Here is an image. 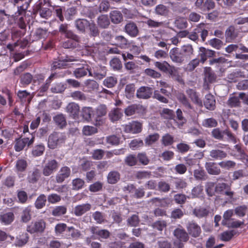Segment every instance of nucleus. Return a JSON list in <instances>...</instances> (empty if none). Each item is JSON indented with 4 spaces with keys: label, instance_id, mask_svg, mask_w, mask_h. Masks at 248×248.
I'll return each instance as SVG.
<instances>
[{
    "label": "nucleus",
    "instance_id": "1",
    "mask_svg": "<svg viewBox=\"0 0 248 248\" xmlns=\"http://www.w3.org/2000/svg\"><path fill=\"white\" fill-rule=\"evenodd\" d=\"M66 136L64 133L53 132L51 134L48 139V146L54 149L65 142Z\"/></svg>",
    "mask_w": 248,
    "mask_h": 248
},
{
    "label": "nucleus",
    "instance_id": "2",
    "mask_svg": "<svg viewBox=\"0 0 248 248\" xmlns=\"http://www.w3.org/2000/svg\"><path fill=\"white\" fill-rule=\"evenodd\" d=\"M34 14L38 13L40 17L45 19L49 18L52 14L51 10L48 7L45 0H40L34 6Z\"/></svg>",
    "mask_w": 248,
    "mask_h": 248
},
{
    "label": "nucleus",
    "instance_id": "3",
    "mask_svg": "<svg viewBox=\"0 0 248 248\" xmlns=\"http://www.w3.org/2000/svg\"><path fill=\"white\" fill-rule=\"evenodd\" d=\"M35 137L31 135V137L19 138L16 139L14 145V149L16 152H20L27 146H30L34 141Z\"/></svg>",
    "mask_w": 248,
    "mask_h": 248
},
{
    "label": "nucleus",
    "instance_id": "4",
    "mask_svg": "<svg viewBox=\"0 0 248 248\" xmlns=\"http://www.w3.org/2000/svg\"><path fill=\"white\" fill-rule=\"evenodd\" d=\"M107 114V108L105 105H101L93 110V118L95 121V125H100L103 123L101 117Z\"/></svg>",
    "mask_w": 248,
    "mask_h": 248
},
{
    "label": "nucleus",
    "instance_id": "5",
    "mask_svg": "<svg viewBox=\"0 0 248 248\" xmlns=\"http://www.w3.org/2000/svg\"><path fill=\"white\" fill-rule=\"evenodd\" d=\"M125 132L131 134H137L141 131L142 124L137 121H132L130 123L122 125Z\"/></svg>",
    "mask_w": 248,
    "mask_h": 248
},
{
    "label": "nucleus",
    "instance_id": "6",
    "mask_svg": "<svg viewBox=\"0 0 248 248\" xmlns=\"http://www.w3.org/2000/svg\"><path fill=\"white\" fill-rule=\"evenodd\" d=\"M59 164L56 160H49L44 167L43 173L46 176H49L57 170Z\"/></svg>",
    "mask_w": 248,
    "mask_h": 248
},
{
    "label": "nucleus",
    "instance_id": "7",
    "mask_svg": "<svg viewBox=\"0 0 248 248\" xmlns=\"http://www.w3.org/2000/svg\"><path fill=\"white\" fill-rule=\"evenodd\" d=\"M46 228V223L43 220H40L34 223H31L28 226L27 231L31 233L36 232H42Z\"/></svg>",
    "mask_w": 248,
    "mask_h": 248
},
{
    "label": "nucleus",
    "instance_id": "8",
    "mask_svg": "<svg viewBox=\"0 0 248 248\" xmlns=\"http://www.w3.org/2000/svg\"><path fill=\"white\" fill-rule=\"evenodd\" d=\"M169 54L170 59L174 62L181 64L185 60L184 56L177 47H174L170 49Z\"/></svg>",
    "mask_w": 248,
    "mask_h": 248
},
{
    "label": "nucleus",
    "instance_id": "9",
    "mask_svg": "<svg viewBox=\"0 0 248 248\" xmlns=\"http://www.w3.org/2000/svg\"><path fill=\"white\" fill-rule=\"evenodd\" d=\"M153 89L148 86H141L136 92L137 97L139 99H147L150 98L153 94Z\"/></svg>",
    "mask_w": 248,
    "mask_h": 248
},
{
    "label": "nucleus",
    "instance_id": "10",
    "mask_svg": "<svg viewBox=\"0 0 248 248\" xmlns=\"http://www.w3.org/2000/svg\"><path fill=\"white\" fill-rule=\"evenodd\" d=\"M71 173V170L69 168L66 166L62 167L56 175V179L57 183H61L64 180L69 177Z\"/></svg>",
    "mask_w": 248,
    "mask_h": 248
},
{
    "label": "nucleus",
    "instance_id": "11",
    "mask_svg": "<svg viewBox=\"0 0 248 248\" xmlns=\"http://www.w3.org/2000/svg\"><path fill=\"white\" fill-rule=\"evenodd\" d=\"M186 228L189 234L194 237H198L201 233L200 227L195 222H189Z\"/></svg>",
    "mask_w": 248,
    "mask_h": 248
},
{
    "label": "nucleus",
    "instance_id": "12",
    "mask_svg": "<svg viewBox=\"0 0 248 248\" xmlns=\"http://www.w3.org/2000/svg\"><path fill=\"white\" fill-rule=\"evenodd\" d=\"M65 110L70 116L75 118L78 115L79 106L76 103H70L66 106Z\"/></svg>",
    "mask_w": 248,
    "mask_h": 248
},
{
    "label": "nucleus",
    "instance_id": "13",
    "mask_svg": "<svg viewBox=\"0 0 248 248\" xmlns=\"http://www.w3.org/2000/svg\"><path fill=\"white\" fill-rule=\"evenodd\" d=\"M106 69L105 67H97L93 72H89V75L94 77L96 79H102L106 76Z\"/></svg>",
    "mask_w": 248,
    "mask_h": 248
},
{
    "label": "nucleus",
    "instance_id": "14",
    "mask_svg": "<svg viewBox=\"0 0 248 248\" xmlns=\"http://www.w3.org/2000/svg\"><path fill=\"white\" fill-rule=\"evenodd\" d=\"M91 208V205L89 203L82 204L75 206L74 209V214L79 217L89 211Z\"/></svg>",
    "mask_w": 248,
    "mask_h": 248
},
{
    "label": "nucleus",
    "instance_id": "15",
    "mask_svg": "<svg viewBox=\"0 0 248 248\" xmlns=\"http://www.w3.org/2000/svg\"><path fill=\"white\" fill-rule=\"evenodd\" d=\"M125 31L131 37H136L138 35L139 30L136 24L134 22H129L124 27Z\"/></svg>",
    "mask_w": 248,
    "mask_h": 248
},
{
    "label": "nucleus",
    "instance_id": "16",
    "mask_svg": "<svg viewBox=\"0 0 248 248\" xmlns=\"http://www.w3.org/2000/svg\"><path fill=\"white\" fill-rule=\"evenodd\" d=\"M90 230L92 233L98 236L99 239H107L110 235V232L107 230H98L97 227H92Z\"/></svg>",
    "mask_w": 248,
    "mask_h": 248
},
{
    "label": "nucleus",
    "instance_id": "17",
    "mask_svg": "<svg viewBox=\"0 0 248 248\" xmlns=\"http://www.w3.org/2000/svg\"><path fill=\"white\" fill-rule=\"evenodd\" d=\"M205 167L208 173L212 175H218L221 171L219 167L214 162H206Z\"/></svg>",
    "mask_w": 248,
    "mask_h": 248
},
{
    "label": "nucleus",
    "instance_id": "18",
    "mask_svg": "<svg viewBox=\"0 0 248 248\" xmlns=\"http://www.w3.org/2000/svg\"><path fill=\"white\" fill-rule=\"evenodd\" d=\"M209 155L214 160H222L226 157L227 154L224 151L216 149L211 150Z\"/></svg>",
    "mask_w": 248,
    "mask_h": 248
},
{
    "label": "nucleus",
    "instance_id": "19",
    "mask_svg": "<svg viewBox=\"0 0 248 248\" xmlns=\"http://www.w3.org/2000/svg\"><path fill=\"white\" fill-rule=\"evenodd\" d=\"M204 105L207 109L211 110H214L216 105L214 96L210 93L206 95Z\"/></svg>",
    "mask_w": 248,
    "mask_h": 248
},
{
    "label": "nucleus",
    "instance_id": "20",
    "mask_svg": "<svg viewBox=\"0 0 248 248\" xmlns=\"http://www.w3.org/2000/svg\"><path fill=\"white\" fill-rule=\"evenodd\" d=\"M174 235L180 241L186 242L189 239L188 234L183 229L177 228L173 232Z\"/></svg>",
    "mask_w": 248,
    "mask_h": 248
},
{
    "label": "nucleus",
    "instance_id": "21",
    "mask_svg": "<svg viewBox=\"0 0 248 248\" xmlns=\"http://www.w3.org/2000/svg\"><path fill=\"white\" fill-rule=\"evenodd\" d=\"M216 75L210 67H205L204 70V86L209 83H212L216 80Z\"/></svg>",
    "mask_w": 248,
    "mask_h": 248
},
{
    "label": "nucleus",
    "instance_id": "22",
    "mask_svg": "<svg viewBox=\"0 0 248 248\" xmlns=\"http://www.w3.org/2000/svg\"><path fill=\"white\" fill-rule=\"evenodd\" d=\"M59 31L68 38H74L75 35L73 32L69 29L68 25L62 24L59 28Z\"/></svg>",
    "mask_w": 248,
    "mask_h": 248
},
{
    "label": "nucleus",
    "instance_id": "23",
    "mask_svg": "<svg viewBox=\"0 0 248 248\" xmlns=\"http://www.w3.org/2000/svg\"><path fill=\"white\" fill-rule=\"evenodd\" d=\"M200 51L201 59L202 63L206 60L207 57H211L214 56L215 53L214 51L206 49L204 47H200Z\"/></svg>",
    "mask_w": 248,
    "mask_h": 248
},
{
    "label": "nucleus",
    "instance_id": "24",
    "mask_svg": "<svg viewBox=\"0 0 248 248\" xmlns=\"http://www.w3.org/2000/svg\"><path fill=\"white\" fill-rule=\"evenodd\" d=\"M17 96L23 103H29L32 98V95L25 90L19 91L17 92Z\"/></svg>",
    "mask_w": 248,
    "mask_h": 248
},
{
    "label": "nucleus",
    "instance_id": "25",
    "mask_svg": "<svg viewBox=\"0 0 248 248\" xmlns=\"http://www.w3.org/2000/svg\"><path fill=\"white\" fill-rule=\"evenodd\" d=\"M40 177V171L37 168L34 169L32 171L29 173L28 180L30 183H35L39 179Z\"/></svg>",
    "mask_w": 248,
    "mask_h": 248
},
{
    "label": "nucleus",
    "instance_id": "26",
    "mask_svg": "<svg viewBox=\"0 0 248 248\" xmlns=\"http://www.w3.org/2000/svg\"><path fill=\"white\" fill-rule=\"evenodd\" d=\"M28 167V163L25 159L19 158L16 163L15 168L17 172H23Z\"/></svg>",
    "mask_w": 248,
    "mask_h": 248
},
{
    "label": "nucleus",
    "instance_id": "27",
    "mask_svg": "<svg viewBox=\"0 0 248 248\" xmlns=\"http://www.w3.org/2000/svg\"><path fill=\"white\" fill-rule=\"evenodd\" d=\"M111 22L114 24H118L123 20V16L121 13L117 10H114L109 13Z\"/></svg>",
    "mask_w": 248,
    "mask_h": 248
},
{
    "label": "nucleus",
    "instance_id": "28",
    "mask_svg": "<svg viewBox=\"0 0 248 248\" xmlns=\"http://www.w3.org/2000/svg\"><path fill=\"white\" fill-rule=\"evenodd\" d=\"M29 240V236L27 233L22 234L16 237L14 245L16 247H21L26 245Z\"/></svg>",
    "mask_w": 248,
    "mask_h": 248
},
{
    "label": "nucleus",
    "instance_id": "29",
    "mask_svg": "<svg viewBox=\"0 0 248 248\" xmlns=\"http://www.w3.org/2000/svg\"><path fill=\"white\" fill-rule=\"evenodd\" d=\"M14 219V215L12 212L4 213L0 215V221L5 225L10 224Z\"/></svg>",
    "mask_w": 248,
    "mask_h": 248
},
{
    "label": "nucleus",
    "instance_id": "30",
    "mask_svg": "<svg viewBox=\"0 0 248 248\" xmlns=\"http://www.w3.org/2000/svg\"><path fill=\"white\" fill-rule=\"evenodd\" d=\"M187 94L191 100L199 106H202V101L199 98L196 92L192 89H188L186 91Z\"/></svg>",
    "mask_w": 248,
    "mask_h": 248
},
{
    "label": "nucleus",
    "instance_id": "31",
    "mask_svg": "<svg viewBox=\"0 0 248 248\" xmlns=\"http://www.w3.org/2000/svg\"><path fill=\"white\" fill-rule=\"evenodd\" d=\"M122 116L123 113L121 109L118 108L112 109L108 114L110 120L113 122L119 120Z\"/></svg>",
    "mask_w": 248,
    "mask_h": 248
},
{
    "label": "nucleus",
    "instance_id": "32",
    "mask_svg": "<svg viewBox=\"0 0 248 248\" xmlns=\"http://www.w3.org/2000/svg\"><path fill=\"white\" fill-rule=\"evenodd\" d=\"M120 178V173L117 171H111L109 172L107 176V181L110 184H116Z\"/></svg>",
    "mask_w": 248,
    "mask_h": 248
},
{
    "label": "nucleus",
    "instance_id": "33",
    "mask_svg": "<svg viewBox=\"0 0 248 248\" xmlns=\"http://www.w3.org/2000/svg\"><path fill=\"white\" fill-rule=\"evenodd\" d=\"M53 120L55 124L61 128L65 127L66 124V118L62 114H59L53 117Z\"/></svg>",
    "mask_w": 248,
    "mask_h": 248
},
{
    "label": "nucleus",
    "instance_id": "34",
    "mask_svg": "<svg viewBox=\"0 0 248 248\" xmlns=\"http://www.w3.org/2000/svg\"><path fill=\"white\" fill-rule=\"evenodd\" d=\"M98 26L102 28H107L110 24L109 19L107 15H102L97 18Z\"/></svg>",
    "mask_w": 248,
    "mask_h": 248
},
{
    "label": "nucleus",
    "instance_id": "35",
    "mask_svg": "<svg viewBox=\"0 0 248 248\" xmlns=\"http://www.w3.org/2000/svg\"><path fill=\"white\" fill-rule=\"evenodd\" d=\"M193 214L199 218H202L207 216L209 214V210L203 207L196 208L193 210Z\"/></svg>",
    "mask_w": 248,
    "mask_h": 248
},
{
    "label": "nucleus",
    "instance_id": "36",
    "mask_svg": "<svg viewBox=\"0 0 248 248\" xmlns=\"http://www.w3.org/2000/svg\"><path fill=\"white\" fill-rule=\"evenodd\" d=\"M116 45L121 48L124 49L127 47L128 41L124 36L119 35L115 37Z\"/></svg>",
    "mask_w": 248,
    "mask_h": 248
},
{
    "label": "nucleus",
    "instance_id": "37",
    "mask_svg": "<svg viewBox=\"0 0 248 248\" xmlns=\"http://www.w3.org/2000/svg\"><path fill=\"white\" fill-rule=\"evenodd\" d=\"M77 28L81 32H84L89 25V22L85 19H79L75 21Z\"/></svg>",
    "mask_w": 248,
    "mask_h": 248
},
{
    "label": "nucleus",
    "instance_id": "38",
    "mask_svg": "<svg viewBox=\"0 0 248 248\" xmlns=\"http://www.w3.org/2000/svg\"><path fill=\"white\" fill-rule=\"evenodd\" d=\"M93 109L91 107H85L82 109V116L87 122L91 120L93 118Z\"/></svg>",
    "mask_w": 248,
    "mask_h": 248
},
{
    "label": "nucleus",
    "instance_id": "39",
    "mask_svg": "<svg viewBox=\"0 0 248 248\" xmlns=\"http://www.w3.org/2000/svg\"><path fill=\"white\" fill-rule=\"evenodd\" d=\"M185 58L189 57L193 54V48L190 45H185L183 46L180 49Z\"/></svg>",
    "mask_w": 248,
    "mask_h": 248
},
{
    "label": "nucleus",
    "instance_id": "40",
    "mask_svg": "<svg viewBox=\"0 0 248 248\" xmlns=\"http://www.w3.org/2000/svg\"><path fill=\"white\" fill-rule=\"evenodd\" d=\"M155 13L159 16H166L169 13L168 8L163 4H158L155 9Z\"/></svg>",
    "mask_w": 248,
    "mask_h": 248
},
{
    "label": "nucleus",
    "instance_id": "41",
    "mask_svg": "<svg viewBox=\"0 0 248 248\" xmlns=\"http://www.w3.org/2000/svg\"><path fill=\"white\" fill-rule=\"evenodd\" d=\"M233 215V210L232 209H229L226 211L223 215V220H222L221 223L223 225L226 226L228 225L229 222H230L231 219L232 215Z\"/></svg>",
    "mask_w": 248,
    "mask_h": 248
},
{
    "label": "nucleus",
    "instance_id": "42",
    "mask_svg": "<svg viewBox=\"0 0 248 248\" xmlns=\"http://www.w3.org/2000/svg\"><path fill=\"white\" fill-rule=\"evenodd\" d=\"M226 38L229 40H233L237 36V32L234 26H230L226 31Z\"/></svg>",
    "mask_w": 248,
    "mask_h": 248
},
{
    "label": "nucleus",
    "instance_id": "43",
    "mask_svg": "<svg viewBox=\"0 0 248 248\" xmlns=\"http://www.w3.org/2000/svg\"><path fill=\"white\" fill-rule=\"evenodd\" d=\"M178 100L183 104V105L187 109H192V106L189 103L188 100L185 95L182 93H179L177 95Z\"/></svg>",
    "mask_w": 248,
    "mask_h": 248
},
{
    "label": "nucleus",
    "instance_id": "44",
    "mask_svg": "<svg viewBox=\"0 0 248 248\" xmlns=\"http://www.w3.org/2000/svg\"><path fill=\"white\" fill-rule=\"evenodd\" d=\"M91 72L87 67H82L76 69L74 71V75L77 78H80L89 73Z\"/></svg>",
    "mask_w": 248,
    "mask_h": 248
},
{
    "label": "nucleus",
    "instance_id": "45",
    "mask_svg": "<svg viewBox=\"0 0 248 248\" xmlns=\"http://www.w3.org/2000/svg\"><path fill=\"white\" fill-rule=\"evenodd\" d=\"M140 106L133 104L127 107L124 110V113L127 116H131L135 114L139 108Z\"/></svg>",
    "mask_w": 248,
    "mask_h": 248
},
{
    "label": "nucleus",
    "instance_id": "46",
    "mask_svg": "<svg viewBox=\"0 0 248 248\" xmlns=\"http://www.w3.org/2000/svg\"><path fill=\"white\" fill-rule=\"evenodd\" d=\"M145 23L148 26L149 28H157L163 27L164 25L163 22H159L156 20L148 18L147 20L145 21Z\"/></svg>",
    "mask_w": 248,
    "mask_h": 248
},
{
    "label": "nucleus",
    "instance_id": "47",
    "mask_svg": "<svg viewBox=\"0 0 248 248\" xmlns=\"http://www.w3.org/2000/svg\"><path fill=\"white\" fill-rule=\"evenodd\" d=\"M117 78L114 77L110 76L107 77L103 81V85L107 88H112L117 83Z\"/></svg>",
    "mask_w": 248,
    "mask_h": 248
},
{
    "label": "nucleus",
    "instance_id": "48",
    "mask_svg": "<svg viewBox=\"0 0 248 248\" xmlns=\"http://www.w3.org/2000/svg\"><path fill=\"white\" fill-rule=\"evenodd\" d=\"M67 208L64 206H56L52 212V214L54 216H61L66 213Z\"/></svg>",
    "mask_w": 248,
    "mask_h": 248
},
{
    "label": "nucleus",
    "instance_id": "49",
    "mask_svg": "<svg viewBox=\"0 0 248 248\" xmlns=\"http://www.w3.org/2000/svg\"><path fill=\"white\" fill-rule=\"evenodd\" d=\"M97 132V129L94 126L86 125L82 129V133L85 136H91Z\"/></svg>",
    "mask_w": 248,
    "mask_h": 248
},
{
    "label": "nucleus",
    "instance_id": "50",
    "mask_svg": "<svg viewBox=\"0 0 248 248\" xmlns=\"http://www.w3.org/2000/svg\"><path fill=\"white\" fill-rule=\"evenodd\" d=\"M218 165L221 168L226 169L230 170L234 168L236 165L235 162L232 160L223 161L219 162Z\"/></svg>",
    "mask_w": 248,
    "mask_h": 248
},
{
    "label": "nucleus",
    "instance_id": "51",
    "mask_svg": "<svg viewBox=\"0 0 248 248\" xmlns=\"http://www.w3.org/2000/svg\"><path fill=\"white\" fill-rule=\"evenodd\" d=\"M45 150V146L42 144H40L35 146L32 151L33 155L38 156L41 155Z\"/></svg>",
    "mask_w": 248,
    "mask_h": 248
},
{
    "label": "nucleus",
    "instance_id": "52",
    "mask_svg": "<svg viewBox=\"0 0 248 248\" xmlns=\"http://www.w3.org/2000/svg\"><path fill=\"white\" fill-rule=\"evenodd\" d=\"M46 197L45 195L42 194L40 195L37 199L35 205L37 209H41L45 205L46 202Z\"/></svg>",
    "mask_w": 248,
    "mask_h": 248
},
{
    "label": "nucleus",
    "instance_id": "53",
    "mask_svg": "<svg viewBox=\"0 0 248 248\" xmlns=\"http://www.w3.org/2000/svg\"><path fill=\"white\" fill-rule=\"evenodd\" d=\"M84 183V181L80 178L75 179L72 181V189L76 190L81 189Z\"/></svg>",
    "mask_w": 248,
    "mask_h": 248
},
{
    "label": "nucleus",
    "instance_id": "54",
    "mask_svg": "<svg viewBox=\"0 0 248 248\" xmlns=\"http://www.w3.org/2000/svg\"><path fill=\"white\" fill-rule=\"evenodd\" d=\"M161 141L162 144L167 146L170 145L173 143L174 138L171 135L169 134H166L162 137Z\"/></svg>",
    "mask_w": 248,
    "mask_h": 248
},
{
    "label": "nucleus",
    "instance_id": "55",
    "mask_svg": "<svg viewBox=\"0 0 248 248\" xmlns=\"http://www.w3.org/2000/svg\"><path fill=\"white\" fill-rule=\"evenodd\" d=\"M135 86L133 84H128L125 89V96L128 99L131 98L134 94Z\"/></svg>",
    "mask_w": 248,
    "mask_h": 248
},
{
    "label": "nucleus",
    "instance_id": "56",
    "mask_svg": "<svg viewBox=\"0 0 248 248\" xmlns=\"http://www.w3.org/2000/svg\"><path fill=\"white\" fill-rule=\"evenodd\" d=\"M71 96L74 100L79 101H85L86 100V96L84 93L80 91H75L71 93Z\"/></svg>",
    "mask_w": 248,
    "mask_h": 248
},
{
    "label": "nucleus",
    "instance_id": "57",
    "mask_svg": "<svg viewBox=\"0 0 248 248\" xmlns=\"http://www.w3.org/2000/svg\"><path fill=\"white\" fill-rule=\"evenodd\" d=\"M204 24H201L196 28V31L198 32V33H200L203 41L205 40L208 33V31L204 29Z\"/></svg>",
    "mask_w": 248,
    "mask_h": 248
},
{
    "label": "nucleus",
    "instance_id": "58",
    "mask_svg": "<svg viewBox=\"0 0 248 248\" xmlns=\"http://www.w3.org/2000/svg\"><path fill=\"white\" fill-rule=\"evenodd\" d=\"M234 231H227L220 234V238L223 241H228L232 239Z\"/></svg>",
    "mask_w": 248,
    "mask_h": 248
},
{
    "label": "nucleus",
    "instance_id": "59",
    "mask_svg": "<svg viewBox=\"0 0 248 248\" xmlns=\"http://www.w3.org/2000/svg\"><path fill=\"white\" fill-rule=\"evenodd\" d=\"M202 125L206 127H214L217 125V121L213 118H208L202 121Z\"/></svg>",
    "mask_w": 248,
    "mask_h": 248
},
{
    "label": "nucleus",
    "instance_id": "60",
    "mask_svg": "<svg viewBox=\"0 0 248 248\" xmlns=\"http://www.w3.org/2000/svg\"><path fill=\"white\" fill-rule=\"evenodd\" d=\"M31 211L30 207H27L23 210L21 215V219L23 222H27L31 219Z\"/></svg>",
    "mask_w": 248,
    "mask_h": 248
},
{
    "label": "nucleus",
    "instance_id": "61",
    "mask_svg": "<svg viewBox=\"0 0 248 248\" xmlns=\"http://www.w3.org/2000/svg\"><path fill=\"white\" fill-rule=\"evenodd\" d=\"M159 138V135L157 133L150 135L146 138L145 142L146 144L150 145L155 143Z\"/></svg>",
    "mask_w": 248,
    "mask_h": 248
},
{
    "label": "nucleus",
    "instance_id": "62",
    "mask_svg": "<svg viewBox=\"0 0 248 248\" xmlns=\"http://www.w3.org/2000/svg\"><path fill=\"white\" fill-rule=\"evenodd\" d=\"M177 119L178 120L177 123L179 127L182 126L183 124L186 123V119L183 116L182 110L178 108L176 110Z\"/></svg>",
    "mask_w": 248,
    "mask_h": 248
},
{
    "label": "nucleus",
    "instance_id": "63",
    "mask_svg": "<svg viewBox=\"0 0 248 248\" xmlns=\"http://www.w3.org/2000/svg\"><path fill=\"white\" fill-rule=\"evenodd\" d=\"M240 99L239 97L232 96L229 98L227 101L228 105L231 107H236L239 106Z\"/></svg>",
    "mask_w": 248,
    "mask_h": 248
},
{
    "label": "nucleus",
    "instance_id": "64",
    "mask_svg": "<svg viewBox=\"0 0 248 248\" xmlns=\"http://www.w3.org/2000/svg\"><path fill=\"white\" fill-rule=\"evenodd\" d=\"M125 162L128 166H134L137 163V157L135 155H129L126 157Z\"/></svg>",
    "mask_w": 248,
    "mask_h": 248
}]
</instances>
